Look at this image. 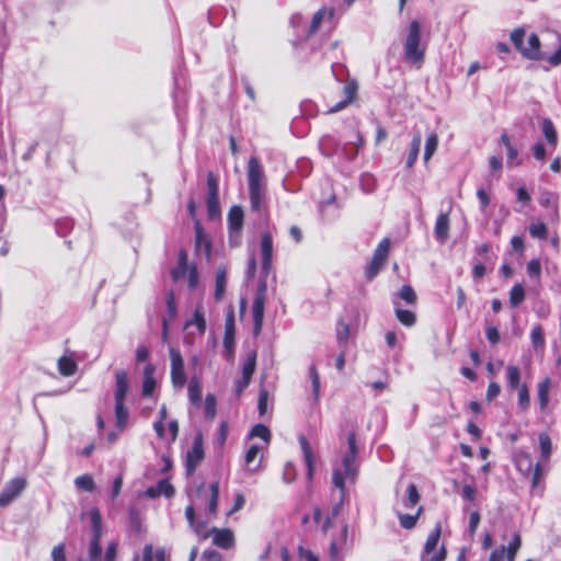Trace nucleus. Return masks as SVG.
I'll return each instance as SVG.
<instances>
[{
	"mask_svg": "<svg viewBox=\"0 0 561 561\" xmlns=\"http://www.w3.org/2000/svg\"><path fill=\"white\" fill-rule=\"evenodd\" d=\"M190 527L202 539H207L210 536V530L207 529V523L204 520H196L194 525H190Z\"/></svg>",
	"mask_w": 561,
	"mask_h": 561,
	"instance_id": "nucleus-58",
	"label": "nucleus"
},
{
	"mask_svg": "<svg viewBox=\"0 0 561 561\" xmlns=\"http://www.w3.org/2000/svg\"><path fill=\"white\" fill-rule=\"evenodd\" d=\"M75 484L78 489L87 492H92L95 488L94 480L91 474H82L75 479Z\"/></svg>",
	"mask_w": 561,
	"mask_h": 561,
	"instance_id": "nucleus-49",
	"label": "nucleus"
},
{
	"mask_svg": "<svg viewBox=\"0 0 561 561\" xmlns=\"http://www.w3.org/2000/svg\"><path fill=\"white\" fill-rule=\"evenodd\" d=\"M217 412V400L213 393H208L204 402V414L209 421H213Z\"/></svg>",
	"mask_w": 561,
	"mask_h": 561,
	"instance_id": "nucleus-42",
	"label": "nucleus"
},
{
	"mask_svg": "<svg viewBox=\"0 0 561 561\" xmlns=\"http://www.w3.org/2000/svg\"><path fill=\"white\" fill-rule=\"evenodd\" d=\"M264 308H265V296L264 293H257L253 306H252V313H253V323H254V332L255 334H259L262 330L263 325V318H264Z\"/></svg>",
	"mask_w": 561,
	"mask_h": 561,
	"instance_id": "nucleus-23",
	"label": "nucleus"
},
{
	"mask_svg": "<svg viewBox=\"0 0 561 561\" xmlns=\"http://www.w3.org/2000/svg\"><path fill=\"white\" fill-rule=\"evenodd\" d=\"M407 492H408V496H407V500L404 501V506L405 507L415 506L421 500V495L419 493L416 485L414 483H410Z\"/></svg>",
	"mask_w": 561,
	"mask_h": 561,
	"instance_id": "nucleus-52",
	"label": "nucleus"
},
{
	"mask_svg": "<svg viewBox=\"0 0 561 561\" xmlns=\"http://www.w3.org/2000/svg\"><path fill=\"white\" fill-rule=\"evenodd\" d=\"M188 265V255L185 249H180L178 253V264L171 271V277L174 283L179 282L184 277L185 274H187L190 270Z\"/></svg>",
	"mask_w": 561,
	"mask_h": 561,
	"instance_id": "nucleus-28",
	"label": "nucleus"
},
{
	"mask_svg": "<svg viewBox=\"0 0 561 561\" xmlns=\"http://www.w3.org/2000/svg\"><path fill=\"white\" fill-rule=\"evenodd\" d=\"M501 144H503L507 150V165L508 167H516L520 164V161L517 160L518 151L517 149L511 144L510 136L507 133H502L500 138Z\"/></svg>",
	"mask_w": 561,
	"mask_h": 561,
	"instance_id": "nucleus-32",
	"label": "nucleus"
},
{
	"mask_svg": "<svg viewBox=\"0 0 561 561\" xmlns=\"http://www.w3.org/2000/svg\"><path fill=\"white\" fill-rule=\"evenodd\" d=\"M264 172L260 160L251 157L248 162V183L251 186H263Z\"/></svg>",
	"mask_w": 561,
	"mask_h": 561,
	"instance_id": "nucleus-17",
	"label": "nucleus"
},
{
	"mask_svg": "<svg viewBox=\"0 0 561 561\" xmlns=\"http://www.w3.org/2000/svg\"><path fill=\"white\" fill-rule=\"evenodd\" d=\"M224 346L229 352H233L234 347V310L229 306L225 319Z\"/></svg>",
	"mask_w": 561,
	"mask_h": 561,
	"instance_id": "nucleus-15",
	"label": "nucleus"
},
{
	"mask_svg": "<svg viewBox=\"0 0 561 561\" xmlns=\"http://www.w3.org/2000/svg\"><path fill=\"white\" fill-rule=\"evenodd\" d=\"M518 404L523 411H526L529 408L530 398L526 385H522L518 389Z\"/></svg>",
	"mask_w": 561,
	"mask_h": 561,
	"instance_id": "nucleus-59",
	"label": "nucleus"
},
{
	"mask_svg": "<svg viewBox=\"0 0 561 561\" xmlns=\"http://www.w3.org/2000/svg\"><path fill=\"white\" fill-rule=\"evenodd\" d=\"M171 359V382L175 388H182L186 383L184 370V360L182 354L176 348L170 350Z\"/></svg>",
	"mask_w": 561,
	"mask_h": 561,
	"instance_id": "nucleus-11",
	"label": "nucleus"
},
{
	"mask_svg": "<svg viewBox=\"0 0 561 561\" xmlns=\"http://www.w3.org/2000/svg\"><path fill=\"white\" fill-rule=\"evenodd\" d=\"M442 535V524L437 523L434 529L427 536L425 545L422 551L423 561H445L447 557V550L444 545L435 552Z\"/></svg>",
	"mask_w": 561,
	"mask_h": 561,
	"instance_id": "nucleus-5",
	"label": "nucleus"
},
{
	"mask_svg": "<svg viewBox=\"0 0 561 561\" xmlns=\"http://www.w3.org/2000/svg\"><path fill=\"white\" fill-rule=\"evenodd\" d=\"M438 147V136L436 133H432L427 136L425 148H424V154L423 160L425 163L430 161L432 156L435 153Z\"/></svg>",
	"mask_w": 561,
	"mask_h": 561,
	"instance_id": "nucleus-39",
	"label": "nucleus"
},
{
	"mask_svg": "<svg viewBox=\"0 0 561 561\" xmlns=\"http://www.w3.org/2000/svg\"><path fill=\"white\" fill-rule=\"evenodd\" d=\"M141 561H169L164 549L159 548L153 550L152 545L147 543L142 549Z\"/></svg>",
	"mask_w": 561,
	"mask_h": 561,
	"instance_id": "nucleus-34",
	"label": "nucleus"
},
{
	"mask_svg": "<svg viewBox=\"0 0 561 561\" xmlns=\"http://www.w3.org/2000/svg\"><path fill=\"white\" fill-rule=\"evenodd\" d=\"M250 436L251 437H260L262 438L265 443H268L271 440V432H270V428L264 425V424H256L252 427L251 430V433H250Z\"/></svg>",
	"mask_w": 561,
	"mask_h": 561,
	"instance_id": "nucleus-53",
	"label": "nucleus"
},
{
	"mask_svg": "<svg viewBox=\"0 0 561 561\" xmlns=\"http://www.w3.org/2000/svg\"><path fill=\"white\" fill-rule=\"evenodd\" d=\"M390 251V239H382L374 251L373 257L365 270L367 280H373L385 266Z\"/></svg>",
	"mask_w": 561,
	"mask_h": 561,
	"instance_id": "nucleus-6",
	"label": "nucleus"
},
{
	"mask_svg": "<svg viewBox=\"0 0 561 561\" xmlns=\"http://www.w3.org/2000/svg\"><path fill=\"white\" fill-rule=\"evenodd\" d=\"M129 390L128 374L124 369L115 373V421L118 430L123 431L128 422L129 412L125 405L126 397Z\"/></svg>",
	"mask_w": 561,
	"mask_h": 561,
	"instance_id": "nucleus-3",
	"label": "nucleus"
},
{
	"mask_svg": "<svg viewBox=\"0 0 561 561\" xmlns=\"http://www.w3.org/2000/svg\"><path fill=\"white\" fill-rule=\"evenodd\" d=\"M244 213L241 206L230 207L227 218L229 243L231 247H238L241 242Z\"/></svg>",
	"mask_w": 561,
	"mask_h": 561,
	"instance_id": "nucleus-9",
	"label": "nucleus"
},
{
	"mask_svg": "<svg viewBox=\"0 0 561 561\" xmlns=\"http://www.w3.org/2000/svg\"><path fill=\"white\" fill-rule=\"evenodd\" d=\"M78 365L73 358L69 356H61L58 359V370L64 377L73 376L77 373Z\"/></svg>",
	"mask_w": 561,
	"mask_h": 561,
	"instance_id": "nucleus-35",
	"label": "nucleus"
},
{
	"mask_svg": "<svg viewBox=\"0 0 561 561\" xmlns=\"http://www.w3.org/2000/svg\"><path fill=\"white\" fill-rule=\"evenodd\" d=\"M529 233L533 238L545 240L548 237V229L545 222L539 221L529 226Z\"/></svg>",
	"mask_w": 561,
	"mask_h": 561,
	"instance_id": "nucleus-51",
	"label": "nucleus"
},
{
	"mask_svg": "<svg viewBox=\"0 0 561 561\" xmlns=\"http://www.w3.org/2000/svg\"><path fill=\"white\" fill-rule=\"evenodd\" d=\"M425 53L426 44L421 43V24L417 20H412L404 41V59L420 69L424 64Z\"/></svg>",
	"mask_w": 561,
	"mask_h": 561,
	"instance_id": "nucleus-2",
	"label": "nucleus"
},
{
	"mask_svg": "<svg viewBox=\"0 0 561 561\" xmlns=\"http://www.w3.org/2000/svg\"><path fill=\"white\" fill-rule=\"evenodd\" d=\"M226 283H227L226 268L219 267L216 273L215 291H214V299L216 301H220L222 299L224 293L226 289Z\"/></svg>",
	"mask_w": 561,
	"mask_h": 561,
	"instance_id": "nucleus-37",
	"label": "nucleus"
},
{
	"mask_svg": "<svg viewBox=\"0 0 561 561\" xmlns=\"http://www.w3.org/2000/svg\"><path fill=\"white\" fill-rule=\"evenodd\" d=\"M167 316L162 319V337L165 340L169 333V322L173 321L176 317V300L175 294L170 289L165 295Z\"/></svg>",
	"mask_w": 561,
	"mask_h": 561,
	"instance_id": "nucleus-16",
	"label": "nucleus"
},
{
	"mask_svg": "<svg viewBox=\"0 0 561 561\" xmlns=\"http://www.w3.org/2000/svg\"><path fill=\"white\" fill-rule=\"evenodd\" d=\"M540 46H541V43H540L538 35L536 33H531L528 36V43H527L525 49H523V57L528 60H536V61L545 59V56H543L542 51L540 50Z\"/></svg>",
	"mask_w": 561,
	"mask_h": 561,
	"instance_id": "nucleus-22",
	"label": "nucleus"
},
{
	"mask_svg": "<svg viewBox=\"0 0 561 561\" xmlns=\"http://www.w3.org/2000/svg\"><path fill=\"white\" fill-rule=\"evenodd\" d=\"M261 252H262V270L268 274L272 267L273 259V238L270 232H263L261 236Z\"/></svg>",
	"mask_w": 561,
	"mask_h": 561,
	"instance_id": "nucleus-14",
	"label": "nucleus"
},
{
	"mask_svg": "<svg viewBox=\"0 0 561 561\" xmlns=\"http://www.w3.org/2000/svg\"><path fill=\"white\" fill-rule=\"evenodd\" d=\"M51 560L53 561H66V546L65 543H59L55 546L51 550Z\"/></svg>",
	"mask_w": 561,
	"mask_h": 561,
	"instance_id": "nucleus-64",
	"label": "nucleus"
},
{
	"mask_svg": "<svg viewBox=\"0 0 561 561\" xmlns=\"http://www.w3.org/2000/svg\"><path fill=\"white\" fill-rule=\"evenodd\" d=\"M347 453L343 456L342 465L344 471L341 469H334L332 474V482L335 488H337L341 492V500L344 499L346 489H345V480L348 479L351 482H355L357 477V443H356V434L350 433L347 435Z\"/></svg>",
	"mask_w": 561,
	"mask_h": 561,
	"instance_id": "nucleus-1",
	"label": "nucleus"
},
{
	"mask_svg": "<svg viewBox=\"0 0 561 561\" xmlns=\"http://www.w3.org/2000/svg\"><path fill=\"white\" fill-rule=\"evenodd\" d=\"M213 543L221 549H229L234 543L233 533L228 528H211Z\"/></svg>",
	"mask_w": 561,
	"mask_h": 561,
	"instance_id": "nucleus-19",
	"label": "nucleus"
},
{
	"mask_svg": "<svg viewBox=\"0 0 561 561\" xmlns=\"http://www.w3.org/2000/svg\"><path fill=\"white\" fill-rule=\"evenodd\" d=\"M299 445L302 450L305 465L307 468V478L312 480L316 465V456L312 451V448L305 436L299 437Z\"/></svg>",
	"mask_w": 561,
	"mask_h": 561,
	"instance_id": "nucleus-24",
	"label": "nucleus"
},
{
	"mask_svg": "<svg viewBox=\"0 0 561 561\" xmlns=\"http://www.w3.org/2000/svg\"><path fill=\"white\" fill-rule=\"evenodd\" d=\"M334 16V9L331 8V9H328L325 7L319 9L312 16V20H311V23L310 25L308 26L306 33H305V37L306 38H310L311 36H313L320 28L323 20L325 18H328L329 20L333 19Z\"/></svg>",
	"mask_w": 561,
	"mask_h": 561,
	"instance_id": "nucleus-20",
	"label": "nucleus"
},
{
	"mask_svg": "<svg viewBox=\"0 0 561 561\" xmlns=\"http://www.w3.org/2000/svg\"><path fill=\"white\" fill-rule=\"evenodd\" d=\"M506 378L507 383L511 388L515 389L520 387V371L517 366H508L506 368Z\"/></svg>",
	"mask_w": 561,
	"mask_h": 561,
	"instance_id": "nucleus-50",
	"label": "nucleus"
},
{
	"mask_svg": "<svg viewBox=\"0 0 561 561\" xmlns=\"http://www.w3.org/2000/svg\"><path fill=\"white\" fill-rule=\"evenodd\" d=\"M268 391L265 388H261L259 392L257 409L260 415H264L267 410Z\"/></svg>",
	"mask_w": 561,
	"mask_h": 561,
	"instance_id": "nucleus-62",
	"label": "nucleus"
},
{
	"mask_svg": "<svg viewBox=\"0 0 561 561\" xmlns=\"http://www.w3.org/2000/svg\"><path fill=\"white\" fill-rule=\"evenodd\" d=\"M348 535V526L345 524L339 538L333 539L330 543V557L332 561L339 560L340 549L346 545ZM299 554L305 556L306 561H319V558L311 551L305 550L301 546L298 548Z\"/></svg>",
	"mask_w": 561,
	"mask_h": 561,
	"instance_id": "nucleus-10",
	"label": "nucleus"
},
{
	"mask_svg": "<svg viewBox=\"0 0 561 561\" xmlns=\"http://www.w3.org/2000/svg\"><path fill=\"white\" fill-rule=\"evenodd\" d=\"M520 546H522V538L518 534H515L513 536L511 542L508 543V546L505 547V553H506L507 561L515 560L516 553L519 550Z\"/></svg>",
	"mask_w": 561,
	"mask_h": 561,
	"instance_id": "nucleus-48",
	"label": "nucleus"
},
{
	"mask_svg": "<svg viewBox=\"0 0 561 561\" xmlns=\"http://www.w3.org/2000/svg\"><path fill=\"white\" fill-rule=\"evenodd\" d=\"M89 517L92 527V537L89 545V560L102 561V548L100 545L102 537V516L100 511L93 507L89 512Z\"/></svg>",
	"mask_w": 561,
	"mask_h": 561,
	"instance_id": "nucleus-4",
	"label": "nucleus"
},
{
	"mask_svg": "<svg viewBox=\"0 0 561 561\" xmlns=\"http://www.w3.org/2000/svg\"><path fill=\"white\" fill-rule=\"evenodd\" d=\"M525 299V290L522 284H515L510 290V304L518 307Z\"/></svg>",
	"mask_w": 561,
	"mask_h": 561,
	"instance_id": "nucleus-44",
	"label": "nucleus"
},
{
	"mask_svg": "<svg viewBox=\"0 0 561 561\" xmlns=\"http://www.w3.org/2000/svg\"><path fill=\"white\" fill-rule=\"evenodd\" d=\"M249 197L252 211L261 213L264 208H266L264 185L249 187Z\"/></svg>",
	"mask_w": 561,
	"mask_h": 561,
	"instance_id": "nucleus-25",
	"label": "nucleus"
},
{
	"mask_svg": "<svg viewBox=\"0 0 561 561\" xmlns=\"http://www.w3.org/2000/svg\"><path fill=\"white\" fill-rule=\"evenodd\" d=\"M538 440L542 459H549L552 453V444L549 434L546 432L540 433Z\"/></svg>",
	"mask_w": 561,
	"mask_h": 561,
	"instance_id": "nucleus-40",
	"label": "nucleus"
},
{
	"mask_svg": "<svg viewBox=\"0 0 561 561\" xmlns=\"http://www.w3.org/2000/svg\"><path fill=\"white\" fill-rule=\"evenodd\" d=\"M154 371H156V367L151 363H148L144 367V371H142L144 379H142V386H141V396L144 398L152 397V394L156 390L157 380L154 378Z\"/></svg>",
	"mask_w": 561,
	"mask_h": 561,
	"instance_id": "nucleus-18",
	"label": "nucleus"
},
{
	"mask_svg": "<svg viewBox=\"0 0 561 561\" xmlns=\"http://www.w3.org/2000/svg\"><path fill=\"white\" fill-rule=\"evenodd\" d=\"M542 134L549 146L556 148L558 145V133L550 118H543L541 122Z\"/></svg>",
	"mask_w": 561,
	"mask_h": 561,
	"instance_id": "nucleus-30",
	"label": "nucleus"
},
{
	"mask_svg": "<svg viewBox=\"0 0 561 561\" xmlns=\"http://www.w3.org/2000/svg\"><path fill=\"white\" fill-rule=\"evenodd\" d=\"M195 249L203 252L207 260L210 259L213 244L198 221L195 224Z\"/></svg>",
	"mask_w": 561,
	"mask_h": 561,
	"instance_id": "nucleus-21",
	"label": "nucleus"
},
{
	"mask_svg": "<svg viewBox=\"0 0 561 561\" xmlns=\"http://www.w3.org/2000/svg\"><path fill=\"white\" fill-rule=\"evenodd\" d=\"M421 142H422L421 134L420 133L414 134V136L411 140V144H410V152H409L408 159L405 161L407 169H411L415 164L419 153H420Z\"/></svg>",
	"mask_w": 561,
	"mask_h": 561,
	"instance_id": "nucleus-31",
	"label": "nucleus"
},
{
	"mask_svg": "<svg viewBox=\"0 0 561 561\" xmlns=\"http://www.w3.org/2000/svg\"><path fill=\"white\" fill-rule=\"evenodd\" d=\"M188 399L193 405L199 407L202 403V386L196 377H192L187 387Z\"/></svg>",
	"mask_w": 561,
	"mask_h": 561,
	"instance_id": "nucleus-33",
	"label": "nucleus"
},
{
	"mask_svg": "<svg viewBox=\"0 0 561 561\" xmlns=\"http://www.w3.org/2000/svg\"><path fill=\"white\" fill-rule=\"evenodd\" d=\"M394 314L398 321L404 327H413L416 322V316L413 311L402 309L400 307L394 308Z\"/></svg>",
	"mask_w": 561,
	"mask_h": 561,
	"instance_id": "nucleus-38",
	"label": "nucleus"
},
{
	"mask_svg": "<svg viewBox=\"0 0 561 561\" xmlns=\"http://www.w3.org/2000/svg\"><path fill=\"white\" fill-rule=\"evenodd\" d=\"M526 32L523 27H517L511 33V42L514 47L523 56V49H525L526 45H524Z\"/></svg>",
	"mask_w": 561,
	"mask_h": 561,
	"instance_id": "nucleus-46",
	"label": "nucleus"
},
{
	"mask_svg": "<svg viewBox=\"0 0 561 561\" xmlns=\"http://www.w3.org/2000/svg\"><path fill=\"white\" fill-rule=\"evenodd\" d=\"M198 285V271L195 264L190 266L187 272V286L190 290H194Z\"/></svg>",
	"mask_w": 561,
	"mask_h": 561,
	"instance_id": "nucleus-63",
	"label": "nucleus"
},
{
	"mask_svg": "<svg viewBox=\"0 0 561 561\" xmlns=\"http://www.w3.org/2000/svg\"><path fill=\"white\" fill-rule=\"evenodd\" d=\"M256 367V353L251 352L242 364V376L252 379Z\"/></svg>",
	"mask_w": 561,
	"mask_h": 561,
	"instance_id": "nucleus-45",
	"label": "nucleus"
},
{
	"mask_svg": "<svg viewBox=\"0 0 561 561\" xmlns=\"http://www.w3.org/2000/svg\"><path fill=\"white\" fill-rule=\"evenodd\" d=\"M550 387L551 380L548 377L538 383V402L541 411L548 407Z\"/></svg>",
	"mask_w": 561,
	"mask_h": 561,
	"instance_id": "nucleus-36",
	"label": "nucleus"
},
{
	"mask_svg": "<svg viewBox=\"0 0 561 561\" xmlns=\"http://www.w3.org/2000/svg\"><path fill=\"white\" fill-rule=\"evenodd\" d=\"M210 490V497L208 501V512L211 515H215L217 513L218 508V499H219V482L215 481L209 486Z\"/></svg>",
	"mask_w": 561,
	"mask_h": 561,
	"instance_id": "nucleus-43",
	"label": "nucleus"
},
{
	"mask_svg": "<svg viewBox=\"0 0 561 561\" xmlns=\"http://www.w3.org/2000/svg\"><path fill=\"white\" fill-rule=\"evenodd\" d=\"M358 92V83L355 79H348L342 90L343 100L339 101L334 105L328 108V114H333L346 108L351 105L357 98Z\"/></svg>",
	"mask_w": 561,
	"mask_h": 561,
	"instance_id": "nucleus-12",
	"label": "nucleus"
},
{
	"mask_svg": "<svg viewBox=\"0 0 561 561\" xmlns=\"http://www.w3.org/2000/svg\"><path fill=\"white\" fill-rule=\"evenodd\" d=\"M530 341L534 350L542 355L546 348V339L543 329L540 324L533 327L530 331Z\"/></svg>",
	"mask_w": 561,
	"mask_h": 561,
	"instance_id": "nucleus-29",
	"label": "nucleus"
},
{
	"mask_svg": "<svg viewBox=\"0 0 561 561\" xmlns=\"http://www.w3.org/2000/svg\"><path fill=\"white\" fill-rule=\"evenodd\" d=\"M449 211L439 214L435 221L434 233L439 242H445L449 237Z\"/></svg>",
	"mask_w": 561,
	"mask_h": 561,
	"instance_id": "nucleus-27",
	"label": "nucleus"
},
{
	"mask_svg": "<svg viewBox=\"0 0 561 561\" xmlns=\"http://www.w3.org/2000/svg\"><path fill=\"white\" fill-rule=\"evenodd\" d=\"M157 491L160 495H164L165 497H171L174 495V486L170 483L168 479H162L157 483Z\"/></svg>",
	"mask_w": 561,
	"mask_h": 561,
	"instance_id": "nucleus-55",
	"label": "nucleus"
},
{
	"mask_svg": "<svg viewBox=\"0 0 561 561\" xmlns=\"http://www.w3.org/2000/svg\"><path fill=\"white\" fill-rule=\"evenodd\" d=\"M523 460H525L527 462V468H526L527 471L531 472V481H530L531 488H537L539 485L541 477H542V469H541L540 463H535L533 466L529 455L522 454L517 460V467L519 470H523Z\"/></svg>",
	"mask_w": 561,
	"mask_h": 561,
	"instance_id": "nucleus-26",
	"label": "nucleus"
},
{
	"mask_svg": "<svg viewBox=\"0 0 561 561\" xmlns=\"http://www.w3.org/2000/svg\"><path fill=\"white\" fill-rule=\"evenodd\" d=\"M229 433V426L227 421H221L218 426L217 433V444L220 448H222L227 442Z\"/></svg>",
	"mask_w": 561,
	"mask_h": 561,
	"instance_id": "nucleus-61",
	"label": "nucleus"
},
{
	"mask_svg": "<svg viewBox=\"0 0 561 561\" xmlns=\"http://www.w3.org/2000/svg\"><path fill=\"white\" fill-rule=\"evenodd\" d=\"M193 323L196 325L198 332L204 334L206 331V320L202 308H196L193 313Z\"/></svg>",
	"mask_w": 561,
	"mask_h": 561,
	"instance_id": "nucleus-56",
	"label": "nucleus"
},
{
	"mask_svg": "<svg viewBox=\"0 0 561 561\" xmlns=\"http://www.w3.org/2000/svg\"><path fill=\"white\" fill-rule=\"evenodd\" d=\"M26 480L24 478H14L10 480L0 493V507L8 506L25 489Z\"/></svg>",
	"mask_w": 561,
	"mask_h": 561,
	"instance_id": "nucleus-13",
	"label": "nucleus"
},
{
	"mask_svg": "<svg viewBox=\"0 0 561 561\" xmlns=\"http://www.w3.org/2000/svg\"><path fill=\"white\" fill-rule=\"evenodd\" d=\"M527 274L529 277L539 279L541 276V263L538 259H533L527 263Z\"/></svg>",
	"mask_w": 561,
	"mask_h": 561,
	"instance_id": "nucleus-57",
	"label": "nucleus"
},
{
	"mask_svg": "<svg viewBox=\"0 0 561 561\" xmlns=\"http://www.w3.org/2000/svg\"><path fill=\"white\" fill-rule=\"evenodd\" d=\"M205 458L204 437L202 432H197L193 439L192 447L186 451L184 469L187 477L195 473L197 467Z\"/></svg>",
	"mask_w": 561,
	"mask_h": 561,
	"instance_id": "nucleus-7",
	"label": "nucleus"
},
{
	"mask_svg": "<svg viewBox=\"0 0 561 561\" xmlns=\"http://www.w3.org/2000/svg\"><path fill=\"white\" fill-rule=\"evenodd\" d=\"M398 296L400 297V299H402L408 305H412L413 306L417 301L416 293L413 289V287L410 286V285H403L400 288V290L398 293Z\"/></svg>",
	"mask_w": 561,
	"mask_h": 561,
	"instance_id": "nucleus-47",
	"label": "nucleus"
},
{
	"mask_svg": "<svg viewBox=\"0 0 561 561\" xmlns=\"http://www.w3.org/2000/svg\"><path fill=\"white\" fill-rule=\"evenodd\" d=\"M350 336V325L343 321L337 322L336 340L340 345L345 346Z\"/></svg>",
	"mask_w": 561,
	"mask_h": 561,
	"instance_id": "nucleus-54",
	"label": "nucleus"
},
{
	"mask_svg": "<svg viewBox=\"0 0 561 561\" xmlns=\"http://www.w3.org/2000/svg\"><path fill=\"white\" fill-rule=\"evenodd\" d=\"M309 376H310L311 383H312V392H313L314 399L318 400L319 393H320V376L314 366H311L309 368Z\"/></svg>",
	"mask_w": 561,
	"mask_h": 561,
	"instance_id": "nucleus-60",
	"label": "nucleus"
},
{
	"mask_svg": "<svg viewBox=\"0 0 561 561\" xmlns=\"http://www.w3.org/2000/svg\"><path fill=\"white\" fill-rule=\"evenodd\" d=\"M207 197L206 207L209 219H216L220 216L219 203V178L216 173L209 171L206 178Z\"/></svg>",
	"mask_w": 561,
	"mask_h": 561,
	"instance_id": "nucleus-8",
	"label": "nucleus"
},
{
	"mask_svg": "<svg viewBox=\"0 0 561 561\" xmlns=\"http://www.w3.org/2000/svg\"><path fill=\"white\" fill-rule=\"evenodd\" d=\"M422 512H423V507L420 506L415 515L399 514L400 526L404 529L414 528Z\"/></svg>",
	"mask_w": 561,
	"mask_h": 561,
	"instance_id": "nucleus-41",
	"label": "nucleus"
}]
</instances>
